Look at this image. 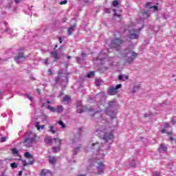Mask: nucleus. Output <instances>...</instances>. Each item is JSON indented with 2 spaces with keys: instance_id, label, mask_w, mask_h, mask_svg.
Instances as JSON below:
<instances>
[{
  "instance_id": "nucleus-63",
  "label": "nucleus",
  "mask_w": 176,
  "mask_h": 176,
  "mask_svg": "<svg viewBox=\"0 0 176 176\" xmlns=\"http://www.w3.org/2000/svg\"><path fill=\"white\" fill-rule=\"evenodd\" d=\"M32 80H35V78H32Z\"/></svg>"
},
{
  "instance_id": "nucleus-46",
  "label": "nucleus",
  "mask_w": 176,
  "mask_h": 176,
  "mask_svg": "<svg viewBox=\"0 0 176 176\" xmlns=\"http://www.w3.org/2000/svg\"><path fill=\"white\" fill-rule=\"evenodd\" d=\"M112 105H113V102H109V107H112Z\"/></svg>"
},
{
  "instance_id": "nucleus-53",
  "label": "nucleus",
  "mask_w": 176,
  "mask_h": 176,
  "mask_svg": "<svg viewBox=\"0 0 176 176\" xmlns=\"http://www.w3.org/2000/svg\"><path fill=\"white\" fill-rule=\"evenodd\" d=\"M46 102H44L43 104H42V106H41V108H43V107H46Z\"/></svg>"
},
{
  "instance_id": "nucleus-22",
  "label": "nucleus",
  "mask_w": 176,
  "mask_h": 176,
  "mask_svg": "<svg viewBox=\"0 0 176 176\" xmlns=\"http://www.w3.org/2000/svg\"><path fill=\"white\" fill-rule=\"evenodd\" d=\"M45 144H52V142H53V139L50 138H45Z\"/></svg>"
},
{
  "instance_id": "nucleus-43",
  "label": "nucleus",
  "mask_w": 176,
  "mask_h": 176,
  "mask_svg": "<svg viewBox=\"0 0 176 176\" xmlns=\"http://www.w3.org/2000/svg\"><path fill=\"white\" fill-rule=\"evenodd\" d=\"M105 13H111V10H109V8H107L105 10Z\"/></svg>"
},
{
  "instance_id": "nucleus-40",
  "label": "nucleus",
  "mask_w": 176,
  "mask_h": 176,
  "mask_svg": "<svg viewBox=\"0 0 176 176\" xmlns=\"http://www.w3.org/2000/svg\"><path fill=\"white\" fill-rule=\"evenodd\" d=\"M114 16H116V17H120V14H118L117 13H116V10H114Z\"/></svg>"
},
{
  "instance_id": "nucleus-10",
  "label": "nucleus",
  "mask_w": 176,
  "mask_h": 176,
  "mask_svg": "<svg viewBox=\"0 0 176 176\" xmlns=\"http://www.w3.org/2000/svg\"><path fill=\"white\" fill-rule=\"evenodd\" d=\"M75 27H76V24H74V25H71L68 30H67V34L69 35V36H71V35H72V33L74 32V30L75 28Z\"/></svg>"
},
{
  "instance_id": "nucleus-8",
  "label": "nucleus",
  "mask_w": 176,
  "mask_h": 176,
  "mask_svg": "<svg viewBox=\"0 0 176 176\" xmlns=\"http://www.w3.org/2000/svg\"><path fill=\"white\" fill-rule=\"evenodd\" d=\"M21 58H27V56H24V52H19L16 54V56L15 57L16 63H20Z\"/></svg>"
},
{
  "instance_id": "nucleus-58",
  "label": "nucleus",
  "mask_w": 176,
  "mask_h": 176,
  "mask_svg": "<svg viewBox=\"0 0 176 176\" xmlns=\"http://www.w3.org/2000/svg\"><path fill=\"white\" fill-rule=\"evenodd\" d=\"M124 78L126 79V80H127L129 79V76H125Z\"/></svg>"
},
{
  "instance_id": "nucleus-60",
  "label": "nucleus",
  "mask_w": 176,
  "mask_h": 176,
  "mask_svg": "<svg viewBox=\"0 0 176 176\" xmlns=\"http://www.w3.org/2000/svg\"><path fill=\"white\" fill-rule=\"evenodd\" d=\"M81 56H82V57H85V54L82 53V54H81Z\"/></svg>"
},
{
  "instance_id": "nucleus-57",
  "label": "nucleus",
  "mask_w": 176,
  "mask_h": 176,
  "mask_svg": "<svg viewBox=\"0 0 176 176\" xmlns=\"http://www.w3.org/2000/svg\"><path fill=\"white\" fill-rule=\"evenodd\" d=\"M67 58H68V60H71V58H72V56H67Z\"/></svg>"
},
{
  "instance_id": "nucleus-13",
  "label": "nucleus",
  "mask_w": 176,
  "mask_h": 176,
  "mask_svg": "<svg viewBox=\"0 0 176 176\" xmlns=\"http://www.w3.org/2000/svg\"><path fill=\"white\" fill-rule=\"evenodd\" d=\"M92 148L94 150L99 151L100 150V143L99 142L93 143Z\"/></svg>"
},
{
  "instance_id": "nucleus-12",
  "label": "nucleus",
  "mask_w": 176,
  "mask_h": 176,
  "mask_svg": "<svg viewBox=\"0 0 176 176\" xmlns=\"http://www.w3.org/2000/svg\"><path fill=\"white\" fill-rule=\"evenodd\" d=\"M98 173L99 174H101V173H104V164L102 162H99L98 164Z\"/></svg>"
},
{
  "instance_id": "nucleus-2",
  "label": "nucleus",
  "mask_w": 176,
  "mask_h": 176,
  "mask_svg": "<svg viewBox=\"0 0 176 176\" xmlns=\"http://www.w3.org/2000/svg\"><path fill=\"white\" fill-rule=\"evenodd\" d=\"M122 43H123V41L122 39L116 38L114 40L111 41L109 45L110 49H118V47H120Z\"/></svg>"
},
{
  "instance_id": "nucleus-11",
  "label": "nucleus",
  "mask_w": 176,
  "mask_h": 176,
  "mask_svg": "<svg viewBox=\"0 0 176 176\" xmlns=\"http://www.w3.org/2000/svg\"><path fill=\"white\" fill-rule=\"evenodd\" d=\"M49 162L50 163V164H52V166H54V164L57 163V159L55 157L50 156Z\"/></svg>"
},
{
  "instance_id": "nucleus-62",
  "label": "nucleus",
  "mask_w": 176,
  "mask_h": 176,
  "mask_svg": "<svg viewBox=\"0 0 176 176\" xmlns=\"http://www.w3.org/2000/svg\"><path fill=\"white\" fill-rule=\"evenodd\" d=\"M148 117V115H144V118H147Z\"/></svg>"
},
{
  "instance_id": "nucleus-14",
  "label": "nucleus",
  "mask_w": 176,
  "mask_h": 176,
  "mask_svg": "<svg viewBox=\"0 0 176 176\" xmlns=\"http://www.w3.org/2000/svg\"><path fill=\"white\" fill-rule=\"evenodd\" d=\"M54 141L56 145H58V146H60L61 145V143L63 142V140L56 138H54Z\"/></svg>"
},
{
  "instance_id": "nucleus-35",
  "label": "nucleus",
  "mask_w": 176,
  "mask_h": 176,
  "mask_svg": "<svg viewBox=\"0 0 176 176\" xmlns=\"http://www.w3.org/2000/svg\"><path fill=\"white\" fill-rule=\"evenodd\" d=\"M60 79H61V76H58L55 79L56 83H57V82H58V80H60Z\"/></svg>"
},
{
  "instance_id": "nucleus-16",
  "label": "nucleus",
  "mask_w": 176,
  "mask_h": 176,
  "mask_svg": "<svg viewBox=\"0 0 176 176\" xmlns=\"http://www.w3.org/2000/svg\"><path fill=\"white\" fill-rule=\"evenodd\" d=\"M160 151H162V152H167V148L166 147V145L161 144L159 148Z\"/></svg>"
},
{
  "instance_id": "nucleus-49",
  "label": "nucleus",
  "mask_w": 176,
  "mask_h": 176,
  "mask_svg": "<svg viewBox=\"0 0 176 176\" xmlns=\"http://www.w3.org/2000/svg\"><path fill=\"white\" fill-rule=\"evenodd\" d=\"M152 8H153L155 9V10H157V6H154L153 7H151V9H152Z\"/></svg>"
},
{
  "instance_id": "nucleus-38",
  "label": "nucleus",
  "mask_w": 176,
  "mask_h": 176,
  "mask_svg": "<svg viewBox=\"0 0 176 176\" xmlns=\"http://www.w3.org/2000/svg\"><path fill=\"white\" fill-rule=\"evenodd\" d=\"M118 79H119L120 80H124V79L123 78V76H122V75H120V76H118Z\"/></svg>"
},
{
  "instance_id": "nucleus-55",
  "label": "nucleus",
  "mask_w": 176,
  "mask_h": 176,
  "mask_svg": "<svg viewBox=\"0 0 176 176\" xmlns=\"http://www.w3.org/2000/svg\"><path fill=\"white\" fill-rule=\"evenodd\" d=\"M45 104H52V102L50 100H47V102H45Z\"/></svg>"
},
{
  "instance_id": "nucleus-18",
  "label": "nucleus",
  "mask_w": 176,
  "mask_h": 176,
  "mask_svg": "<svg viewBox=\"0 0 176 176\" xmlns=\"http://www.w3.org/2000/svg\"><path fill=\"white\" fill-rule=\"evenodd\" d=\"M63 111H64V107L63 106L58 105L56 107V112H57L58 113H60L63 112Z\"/></svg>"
},
{
  "instance_id": "nucleus-42",
  "label": "nucleus",
  "mask_w": 176,
  "mask_h": 176,
  "mask_svg": "<svg viewBox=\"0 0 176 176\" xmlns=\"http://www.w3.org/2000/svg\"><path fill=\"white\" fill-rule=\"evenodd\" d=\"M44 63L46 65H48L49 64V60L47 59H44Z\"/></svg>"
},
{
  "instance_id": "nucleus-30",
  "label": "nucleus",
  "mask_w": 176,
  "mask_h": 176,
  "mask_svg": "<svg viewBox=\"0 0 176 176\" xmlns=\"http://www.w3.org/2000/svg\"><path fill=\"white\" fill-rule=\"evenodd\" d=\"M161 174H162V173L155 171V172L153 173V176H160Z\"/></svg>"
},
{
  "instance_id": "nucleus-52",
  "label": "nucleus",
  "mask_w": 176,
  "mask_h": 176,
  "mask_svg": "<svg viewBox=\"0 0 176 176\" xmlns=\"http://www.w3.org/2000/svg\"><path fill=\"white\" fill-rule=\"evenodd\" d=\"M169 138L171 142H173L174 140V138H173V136H170Z\"/></svg>"
},
{
  "instance_id": "nucleus-32",
  "label": "nucleus",
  "mask_w": 176,
  "mask_h": 176,
  "mask_svg": "<svg viewBox=\"0 0 176 176\" xmlns=\"http://www.w3.org/2000/svg\"><path fill=\"white\" fill-rule=\"evenodd\" d=\"M118 5H119V2H118V1H114L113 2V6L116 7V6H118Z\"/></svg>"
},
{
  "instance_id": "nucleus-27",
  "label": "nucleus",
  "mask_w": 176,
  "mask_h": 176,
  "mask_svg": "<svg viewBox=\"0 0 176 176\" xmlns=\"http://www.w3.org/2000/svg\"><path fill=\"white\" fill-rule=\"evenodd\" d=\"M47 109H49L50 111H52V112H56V109L52 106H47Z\"/></svg>"
},
{
  "instance_id": "nucleus-9",
  "label": "nucleus",
  "mask_w": 176,
  "mask_h": 176,
  "mask_svg": "<svg viewBox=\"0 0 176 176\" xmlns=\"http://www.w3.org/2000/svg\"><path fill=\"white\" fill-rule=\"evenodd\" d=\"M12 154L14 155V156H16L17 158H16V160H21V156H20V154L19 153V150H17L16 148H13L11 149Z\"/></svg>"
},
{
  "instance_id": "nucleus-39",
  "label": "nucleus",
  "mask_w": 176,
  "mask_h": 176,
  "mask_svg": "<svg viewBox=\"0 0 176 176\" xmlns=\"http://www.w3.org/2000/svg\"><path fill=\"white\" fill-rule=\"evenodd\" d=\"M77 112L78 113H82V112H83V110L82 109H78Z\"/></svg>"
},
{
  "instance_id": "nucleus-1",
  "label": "nucleus",
  "mask_w": 176,
  "mask_h": 176,
  "mask_svg": "<svg viewBox=\"0 0 176 176\" xmlns=\"http://www.w3.org/2000/svg\"><path fill=\"white\" fill-rule=\"evenodd\" d=\"M36 133L33 132L27 133V137L23 140V144L26 148H31L34 144H36Z\"/></svg>"
},
{
  "instance_id": "nucleus-51",
  "label": "nucleus",
  "mask_w": 176,
  "mask_h": 176,
  "mask_svg": "<svg viewBox=\"0 0 176 176\" xmlns=\"http://www.w3.org/2000/svg\"><path fill=\"white\" fill-rule=\"evenodd\" d=\"M36 91H37L38 94H39V96H41V90L37 89Z\"/></svg>"
},
{
  "instance_id": "nucleus-59",
  "label": "nucleus",
  "mask_w": 176,
  "mask_h": 176,
  "mask_svg": "<svg viewBox=\"0 0 176 176\" xmlns=\"http://www.w3.org/2000/svg\"><path fill=\"white\" fill-rule=\"evenodd\" d=\"M77 176H86V175H84V174H80V175H78Z\"/></svg>"
},
{
  "instance_id": "nucleus-64",
  "label": "nucleus",
  "mask_w": 176,
  "mask_h": 176,
  "mask_svg": "<svg viewBox=\"0 0 176 176\" xmlns=\"http://www.w3.org/2000/svg\"><path fill=\"white\" fill-rule=\"evenodd\" d=\"M172 123H174V120H172Z\"/></svg>"
},
{
  "instance_id": "nucleus-34",
  "label": "nucleus",
  "mask_w": 176,
  "mask_h": 176,
  "mask_svg": "<svg viewBox=\"0 0 176 176\" xmlns=\"http://www.w3.org/2000/svg\"><path fill=\"white\" fill-rule=\"evenodd\" d=\"M164 127L165 129H168V127H170V123L164 122Z\"/></svg>"
},
{
  "instance_id": "nucleus-6",
  "label": "nucleus",
  "mask_w": 176,
  "mask_h": 176,
  "mask_svg": "<svg viewBox=\"0 0 176 176\" xmlns=\"http://www.w3.org/2000/svg\"><path fill=\"white\" fill-rule=\"evenodd\" d=\"M131 54V56L129 57L126 61L128 64H131V63H133V61H134V60H135V58H137V53L135 52H129Z\"/></svg>"
},
{
  "instance_id": "nucleus-33",
  "label": "nucleus",
  "mask_w": 176,
  "mask_h": 176,
  "mask_svg": "<svg viewBox=\"0 0 176 176\" xmlns=\"http://www.w3.org/2000/svg\"><path fill=\"white\" fill-rule=\"evenodd\" d=\"M26 97L30 100L32 101V96L31 95L29 94H25Z\"/></svg>"
},
{
  "instance_id": "nucleus-17",
  "label": "nucleus",
  "mask_w": 176,
  "mask_h": 176,
  "mask_svg": "<svg viewBox=\"0 0 176 176\" xmlns=\"http://www.w3.org/2000/svg\"><path fill=\"white\" fill-rule=\"evenodd\" d=\"M70 101H71V96L68 95L65 96L63 99V102H70Z\"/></svg>"
},
{
  "instance_id": "nucleus-41",
  "label": "nucleus",
  "mask_w": 176,
  "mask_h": 176,
  "mask_svg": "<svg viewBox=\"0 0 176 176\" xmlns=\"http://www.w3.org/2000/svg\"><path fill=\"white\" fill-rule=\"evenodd\" d=\"M47 72H48V74H49L50 75H53V72L52 71V69H49L47 70Z\"/></svg>"
},
{
  "instance_id": "nucleus-24",
  "label": "nucleus",
  "mask_w": 176,
  "mask_h": 176,
  "mask_svg": "<svg viewBox=\"0 0 176 176\" xmlns=\"http://www.w3.org/2000/svg\"><path fill=\"white\" fill-rule=\"evenodd\" d=\"M50 131L52 133V134H56L57 133V131H56V129H54V126H51L50 127Z\"/></svg>"
},
{
  "instance_id": "nucleus-29",
  "label": "nucleus",
  "mask_w": 176,
  "mask_h": 176,
  "mask_svg": "<svg viewBox=\"0 0 176 176\" xmlns=\"http://www.w3.org/2000/svg\"><path fill=\"white\" fill-rule=\"evenodd\" d=\"M92 76H94V72H91L87 74V78H92Z\"/></svg>"
},
{
  "instance_id": "nucleus-19",
  "label": "nucleus",
  "mask_w": 176,
  "mask_h": 176,
  "mask_svg": "<svg viewBox=\"0 0 176 176\" xmlns=\"http://www.w3.org/2000/svg\"><path fill=\"white\" fill-rule=\"evenodd\" d=\"M23 167H27V166H31L34 163V161H29L28 162L25 161H23Z\"/></svg>"
},
{
  "instance_id": "nucleus-47",
  "label": "nucleus",
  "mask_w": 176,
  "mask_h": 176,
  "mask_svg": "<svg viewBox=\"0 0 176 176\" xmlns=\"http://www.w3.org/2000/svg\"><path fill=\"white\" fill-rule=\"evenodd\" d=\"M151 6V3H147L146 4V8H149Z\"/></svg>"
},
{
  "instance_id": "nucleus-31",
  "label": "nucleus",
  "mask_w": 176,
  "mask_h": 176,
  "mask_svg": "<svg viewBox=\"0 0 176 176\" xmlns=\"http://www.w3.org/2000/svg\"><path fill=\"white\" fill-rule=\"evenodd\" d=\"M58 124L63 129H65V124H64V122L63 121H59Z\"/></svg>"
},
{
  "instance_id": "nucleus-23",
  "label": "nucleus",
  "mask_w": 176,
  "mask_h": 176,
  "mask_svg": "<svg viewBox=\"0 0 176 176\" xmlns=\"http://www.w3.org/2000/svg\"><path fill=\"white\" fill-rule=\"evenodd\" d=\"M36 127L37 128V130H41L45 129V125H39V122L36 123Z\"/></svg>"
},
{
  "instance_id": "nucleus-4",
  "label": "nucleus",
  "mask_w": 176,
  "mask_h": 176,
  "mask_svg": "<svg viewBox=\"0 0 176 176\" xmlns=\"http://www.w3.org/2000/svg\"><path fill=\"white\" fill-rule=\"evenodd\" d=\"M118 89H122V84L117 85L116 87H112L109 88L108 94L109 96H115L118 93Z\"/></svg>"
},
{
  "instance_id": "nucleus-37",
  "label": "nucleus",
  "mask_w": 176,
  "mask_h": 176,
  "mask_svg": "<svg viewBox=\"0 0 176 176\" xmlns=\"http://www.w3.org/2000/svg\"><path fill=\"white\" fill-rule=\"evenodd\" d=\"M1 142H6V138L5 137H3L1 138Z\"/></svg>"
},
{
  "instance_id": "nucleus-45",
  "label": "nucleus",
  "mask_w": 176,
  "mask_h": 176,
  "mask_svg": "<svg viewBox=\"0 0 176 176\" xmlns=\"http://www.w3.org/2000/svg\"><path fill=\"white\" fill-rule=\"evenodd\" d=\"M166 134H168V135H173V131L166 132Z\"/></svg>"
},
{
  "instance_id": "nucleus-7",
  "label": "nucleus",
  "mask_w": 176,
  "mask_h": 176,
  "mask_svg": "<svg viewBox=\"0 0 176 176\" xmlns=\"http://www.w3.org/2000/svg\"><path fill=\"white\" fill-rule=\"evenodd\" d=\"M52 173L48 169H42L40 173V176H52Z\"/></svg>"
},
{
  "instance_id": "nucleus-44",
  "label": "nucleus",
  "mask_w": 176,
  "mask_h": 176,
  "mask_svg": "<svg viewBox=\"0 0 176 176\" xmlns=\"http://www.w3.org/2000/svg\"><path fill=\"white\" fill-rule=\"evenodd\" d=\"M63 73H64V72H63V70H59V71L58 72V74L59 75H63Z\"/></svg>"
},
{
  "instance_id": "nucleus-28",
  "label": "nucleus",
  "mask_w": 176,
  "mask_h": 176,
  "mask_svg": "<svg viewBox=\"0 0 176 176\" xmlns=\"http://www.w3.org/2000/svg\"><path fill=\"white\" fill-rule=\"evenodd\" d=\"M95 85L96 86H101V80H100L99 79H96L95 81Z\"/></svg>"
},
{
  "instance_id": "nucleus-20",
  "label": "nucleus",
  "mask_w": 176,
  "mask_h": 176,
  "mask_svg": "<svg viewBox=\"0 0 176 176\" xmlns=\"http://www.w3.org/2000/svg\"><path fill=\"white\" fill-rule=\"evenodd\" d=\"M60 149L61 148H60V146H55V147L52 148V152L54 153H57V152H60Z\"/></svg>"
},
{
  "instance_id": "nucleus-48",
  "label": "nucleus",
  "mask_w": 176,
  "mask_h": 176,
  "mask_svg": "<svg viewBox=\"0 0 176 176\" xmlns=\"http://www.w3.org/2000/svg\"><path fill=\"white\" fill-rule=\"evenodd\" d=\"M58 39H59V43L60 44L63 43V38H61V37H59Z\"/></svg>"
},
{
  "instance_id": "nucleus-54",
  "label": "nucleus",
  "mask_w": 176,
  "mask_h": 176,
  "mask_svg": "<svg viewBox=\"0 0 176 176\" xmlns=\"http://www.w3.org/2000/svg\"><path fill=\"white\" fill-rule=\"evenodd\" d=\"M161 133H162V134H164V133H166V129H162L161 131Z\"/></svg>"
},
{
  "instance_id": "nucleus-36",
  "label": "nucleus",
  "mask_w": 176,
  "mask_h": 176,
  "mask_svg": "<svg viewBox=\"0 0 176 176\" xmlns=\"http://www.w3.org/2000/svg\"><path fill=\"white\" fill-rule=\"evenodd\" d=\"M67 0H65V1H60L59 3H60V5H65V4H67Z\"/></svg>"
},
{
  "instance_id": "nucleus-50",
  "label": "nucleus",
  "mask_w": 176,
  "mask_h": 176,
  "mask_svg": "<svg viewBox=\"0 0 176 176\" xmlns=\"http://www.w3.org/2000/svg\"><path fill=\"white\" fill-rule=\"evenodd\" d=\"M18 175H19V176L23 175V171L20 170V171L19 172Z\"/></svg>"
},
{
  "instance_id": "nucleus-56",
  "label": "nucleus",
  "mask_w": 176,
  "mask_h": 176,
  "mask_svg": "<svg viewBox=\"0 0 176 176\" xmlns=\"http://www.w3.org/2000/svg\"><path fill=\"white\" fill-rule=\"evenodd\" d=\"M20 3V0H15V3Z\"/></svg>"
},
{
  "instance_id": "nucleus-5",
  "label": "nucleus",
  "mask_w": 176,
  "mask_h": 176,
  "mask_svg": "<svg viewBox=\"0 0 176 176\" xmlns=\"http://www.w3.org/2000/svg\"><path fill=\"white\" fill-rule=\"evenodd\" d=\"M102 140L106 142L111 141V140H113V131L106 132L102 137Z\"/></svg>"
},
{
  "instance_id": "nucleus-21",
  "label": "nucleus",
  "mask_w": 176,
  "mask_h": 176,
  "mask_svg": "<svg viewBox=\"0 0 176 176\" xmlns=\"http://www.w3.org/2000/svg\"><path fill=\"white\" fill-rule=\"evenodd\" d=\"M142 14L143 16V19H148V17H149V13H148V11L142 12Z\"/></svg>"
},
{
  "instance_id": "nucleus-3",
  "label": "nucleus",
  "mask_w": 176,
  "mask_h": 176,
  "mask_svg": "<svg viewBox=\"0 0 176 176\" xmlns=\"http://www.w3.org/2000/svg\"><path fill=\"white\" fill-rule=\"evenodd\" d=\"M140 31H141V29L131 30L130 35H129L130 39H138V36H140Z\"/></svg>"
},
{
  "instance_id": "nucleus-25",
  "label": "nucleus",
  "mask_w": 176,
  "mask_h": 176,
  "mask_svg": "<svg viewBox=\"0 0 176 176\" xmlns=\"http://www.w3.org/2000/svg\"><path fill=\"white\" fill-rule=\"evenodd\" d=\"M25 157H26V159H31L32 158V155L30 154V153L27 152L24 154Z\"/></svg>"
},
{
  "instance_id": "nucleus-26",
  "label": "nucleus",
  "mask_w": 176,
  "mask_h": 176,
  "mask_svg": "<svg viewBox=\"0 0 176 176\" xmlns=\"http://www.w3.org/2000/svg\"><path fill=\"white\" fill-rule=\"evenodd\" d=\"M10 167H12V168H17L19 166L16 164V162H13L10 164Z\"/></svg>"
},
{
  "instance_id": "nucleus-15",
  "label": "nucleus",
  "mask_w": 176,
  "mask_h": 176,
  "mask_svg": "<svg viewBox=\"0 0 176 176\" xmlns=\"http://www.w3.org/2000/svg\"><path fill=\"white\" fill-rule=\"evenodd\" d=\"M51 56H54V58L55 60H59L60 58L58 57V54L57 53V51L51 52L50 53Z\"/></svg>"
},
{
  "instance_id": "nucleus-61",
  "label": "nucleus",
  "mask_w": 176,
  "mask_h": 176,
  "mask_svg": "<svg viewBox=\"0 0 176 176\" xmlns=\"http://www.w3.org/2000/svg\"><path fill=\"white\" fill-rule=\"evenodd\" d=\"M76 149L79 151L80 149V147H77Z\"/></svg>"
}]
</instances>
